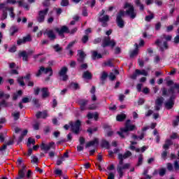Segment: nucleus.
<instances>
[{
    "label": "nucleus",
    "mask_w": 179,
    "mask_h": 179,
    "mask_svg": "<svg viewBox=\"0 0 179 179\" xmlns=\"http://www.w3.org/2000/svg\"><path fill=\"white\" fill-rule=\"evenodd\" d=\"M176 89L179 92L178 84H175L169 90H167L166 88L162 89L163 96H171L169 100L165 103V108L167 110H171V108L174 106V100H176V96H174V90H176Z\"/></svg>",
    "instance_id": "1"
},
{
    "label": "nucleus",
    "mask_w": 179,
    "mask_h": 179,
    "mask_svg": "<svg viewBox=\"0 0 179 179\" xmlns=\"http://www.w3.org/2000/svg\"><path fill=\"white\" fill-rule=\"evenodd\" d=\"M171 38H173L171 35L163 34L159 39H157L155 41V44L159 48L160 51H164V50H167L169 48L167 41H171Z\"/></svg>",
    "instance_id": "2"
},
{
    "label": "nucleus",
    "mask_w": 179,
    "mask_h": 179,
    "mask_svg": "<svg viewBox=\"0 0 179 179\" xmlns=\"http://www.w3.org/2000/svg\"><path fill=\"white\" fill-rule=\"evenodd\" d=\"M129 122H131V120H127L124 128L120 129V131L117 132V135H119L122 138H125V135L128 136V131L136 129V126L130 124Z\"/></svg>",
    "instance_id": "3"
},
{
    "label": "nucleus",
    "mask_w": 179,
    "mask_h": 179,
    "mask_svg": "<svg viewBox=\"0 0 179 179\" xmlns=\"http://www.w3.org/2000/svg\"><path fill=\"white\" fill-rule=\"evenodd\" d=\"M124 9H127L126 15L129 16L130 19H135V17H136V11H135V8L132 3H125Z\"/></svg>",
    "instance_id": "4"
},
{
    "label": "nucleus",
    "mask_w": 179,
    "mask_h": 179,
    "mask_svg": "<svg viewBox=\"0 0 179 179\" xmlns=\"http://www.w3.org/2000/svg\"><path fill=\"white\" fill-rule=\"evenodd\" d=\"M124 15H125V11L120 10L117 15L116 17V23L117 24V27H120V29H124L125 26V21L123 20L122 17H124Z\"/></svg>",
    "instance_id": "5"
},
{
    "label": "nucleus",
    "mask_w": 179,
    "mask_h": 179,
    "mask_svg": "<svg viewBox=\"0 0 179 179\" xmlns=\"http://www.w3.org/2000/svg\"><path fill=\"white\" fill-rule=\"evenodd\" d=\"M69 125L71 128L72 132L78 135V134H79L80 131V126L82 125V122H80L79 120H76V122H70Z\"/></svg>",
    "instance_id": "6"
},
{
    "label": "nucleus",
    "mask_w": 179,
    "mask_h": 179,
    "mask_svg": "<svg viewBox=\"0 0 179 179\" xmlns=\"http://www.w3.org/2000/svg\"><path fill=\"white\" fill-rule=\"evenodd\" d=\"M117 43H115V41L114 39L111 40V38L110 36H105L103 39V43H102V47L106 48V47H111L112 48L115 47V45Z\"/></svg>",
    "instance_id": "7"
},
{
    "label": "nucleus",
    "mask_w": 179,
    "mask_h": 179,
    "mask_svg": "<svg viewBox=\"0 0 179 179\" xmlns=\"http://www.w3.org/2000/svg\"><path fill=\"white\" fill-rule=\"evenodd\" d=\"M104 13H105L104 10H102L99 20V22H101L102 27H107L108 26V21L110 20V16H108V15H104Z\"/></svg>",
    "instance_id": "8"
},
{
    "label": "nucleus",
    "mask_w": 179,
    "mask_h": 179,
    "mask_svg": "<svg viewBox=\"0 0 179 179\" xmlns=\"http://www.w3.org/2000/svg\"><path fill=\"white\" fill-rule=\"evenodd\" d=\"M48 8H46L45 10H41L38 11V16L36 17V20L38 23H43L45 20V16L48 13Z\"/></svg>",
    "instance_id": "9"
},
{
    "label": "nucleus",
    "mask_w": 179,
    "mask_h": 179,
    "mask_svg": "<svg viewBox=\"0 0 179 179\" xmlns=\"http://www.w3.org/2000/svg\"><path fill=\"white\" fill-rule=\"evenodd\" d=\"M41 73H49V76H52V69L51 67L44 68V66H41L36 73V76L38 78V76H41Z\"/></svg>",
    "instance_id": "10"
},
{
    "label": "nucleus",
    "mask_w": 179,
    "mask_h": 179,
    "mask_svg": "<svg viewBox=\"0 0 179 179\" xmlns=\"http://www.w3.org/2000/svg\"><path fill=\"white\" fill-rule=\"evenodd\" d=\"M131 167V164H124L123 166H117V171L119 174V178H122L124 176V171L128 170Z\"/></svg>",
    "instance_id": "11"
},
{
    "label": "nucleus",
    "mask_w": 179,
    "mask_h": 179,
    "mask_svg": "<svg viewBox=\"0 0 179 179\" xmlns=\"http://www.w3.org/2000/svg\"><path fill=\"white\" fill-rule=\"evenodd\" d=\"M55 30L56 33H58L60 37H64V33H69V28L65 25L62 26L61 28L55 27Z\"/></svg>",
    "instance_id": "12"
},
{
    "label": "nucleus",
    "mask_w": 179,
    "mask_h": 179,
    "mask_svg": "<svg viewBox=\"0 0 179 179\" xmlns=\"http://www.w3.org/2000/svg\"><path fill=\"white\" fill-rule=\"evenodd\" d=\"M163 101H164V98L162 96L157 98L155 100V110H156V111H159L162 108V106H163Z\"/></svg>",
    "instance_id": "13"
},
{
    "label": "nucleus",
    "mask_w": 179,
    "mask_h": 179,
    "mask_svg": "<svg viewBox=\"0 0 179 179\" xmlns=\"http://www.w3.org/2000/svg\"><path fill=\"white\" fill-rule=\"evenodd\" d=\"M66 72H68V68L66 66L62 68L59 72V76H62V80L64 82L68 80V75H66Z\"/></svg>",
    "instance_id": "14"
},
{
    "label": "nucleus",
    "mask_w": 179,
    "mask_h": 179,
    "mask_svg": "<svg viewBox=\"0 0 179 179\" xmlns=\"http://www.w3.org/2000/svg\"><path fill=\"white\" fill-rule=\"evenodd\" d=\"M44 34H46L52 41H54V40L57 38V36L55 35V33H54V30L52 29L46 30Z\"/></svg>",
    "instance_id": "15"
},
{
    "label": "nucleus",
    "mask_w": 179,
    "mask_h": 179,
    "mask_svg": "<svg viewBox=\"0 0 179 179\" xmlns=\"http://www.w3.org/2000/svg\"><path fill=\"white\" fill-rule=\"evenodd\" d=\"M54 145H55V143H49L48 144L42 143L41 145V149L45 152H48V150H50V149H51Z\"/></svg>",
    "instance_id": "16"
},
{
    "label": "nucleus",
    "mask_w": 179,
    "mask_h": 179,
    "mask_svg": "<svg viewBox=\"0 0 179 179\" xmlns=\"http://www.w3.org/2000/svg\"><path fill=\"white\" fill-rule=\"evenodd\" d=\"M78 57L77 61L78 62H84L85 58H86V55L85 54V52L83 50H78Z\"/></svg>",
    "instance_id": "17"
},
{
    "label": "nucleus",
    "mask_w": 179,
    "mask_h": 179,
    "mask_svg": "<svg viewBox=\"0 0 179 179\" xmlns=\"http://www.w3.org/2000/svg\"><path fill=\"white\" fill-rule=\"evenodd\" d=\"M26 176V166H22V169H20L18 172V177L16 179H22L24 178Z\"/></svg>",
    "instance_id": "18"
},
{
    "label": "nucleus",
    "mask_w": 179,
    "mask_h": 179,
    "mask_svg": "<svg viewBox=\"0 0 179 179\" xmlns=\"http://www.w3.org/2000/svg\"><path fill=\"white\" fill-rule=\"evenodd\" d=\"M41 92L43 99H47V97H50V92H48V88L43 87L41 89Z\"/></svg>",
    "instance_id": "19"
},
{
    "label": "nucleus",
    "mask_w": 179,
    "mask_h": 179,
    "mask_svg": "<svg viewBox=\"0 0 179 179\" xmlns=\"http://www.w3.org/2000/svg\"><path fill=\"white\" fill-rule=\"evenodd\" d=\"M17 31H19V28H17V27H16V26H12L9 30L10 36H15V34H16V33H17Z\"/></svg>",
    "instance_id": "20"
},
{
    "label": "nucleus",
    "mask_w": 179,
    "mask_h": 179,
    "mask_svg": "<svg viewBox=\"0 0 179 179\" xmlns=\"http://www.w3.org/2000/svg\"><path fill=\"white\" fill-rule=\"evenodd\" d=\"M92 52V59H100V58H103V56L101 55V54L97 52V51L94 50Z\"/></svg>",
    "instance_id": "21"
},
{
    "label": "nucleus",
    "mask_w": 179,
    "mask_h": 179,
    "mask_svg": "<svg viewBox=\"0 0 179 179\" xmlns=\"http://www.w3.org/2000/svg\"><path fill=\"white\" fill-rule=\"evenodd\" d=\"M18 5L19 6H23V8H24V9H26L27 10H29V9H30V6H29V4L24 2V1L23 0L19 1Z\"/></svg>",
    "instance_id": "22"
},
{
    "label": "nucleus",
    "mask_w": 179,
    "mask_h": 179,
    "mask_svg": "<svg viewBox=\"0 0 179 179\" xmlns=\"http://www.w3.org/2000/svg\"><path fill=\"white\" fill-rule=\"evenodd\" d=\"M36 118H47L48 115H47V111H43V112H38L36 114Z\"/></svg>",
    "instance_id": "23"
},
{
    "label": "nucleus",
    "mask_w": 179,
    "mask_h": 179,
    "mask_svg": "<svg viewBox=\"0 0 179 179\" xmlns=\"http://www.w3.org/2000/svg\"><path fill=\"white\" fill-rule=\"evenodd\" d=\"M140 75H142V71L136 69L135 72L131 76V78L135 80Z\"/></svg>",
    "instance_id": "24"
},
{
    "label": "nucleus",
    "mask_w": 179,
    "mask_h": 179,
    "mask_svg": "<svg viewBox=\"0 0 179 179\" xmlns=\"http://www.w3.org/2000/svg\"><path fill=\"white\" fill-rule=\"evenodd\" d=\"M19 55H20V57H22L23 61H27V59L29 58V53H27V52H26L24 50L20 52Z\"/></svg>",
    "instance_id": "25"
},
{
    "label": "nucleus",
    "mask_w": 179,
    "mask_h": 179,
    "mask_svg": "<svg viewBox=\"0 0 179 179\" xmlns=\"http://www.w3.org/2000/svg\"><path fill=\"white\" fill-rule=\"evenodd\" d=\"M171 145H173V141H171V139H167L163 145V148L167 150L169 148H170V146H171Z\"/></svg>",
    "instance_id": "26"
},
{
    "label": "nucleus",
    "mask_w": 179,
    "mask_h": 179,
    "mask_svg": "<svg viewBox=\"0 0 179 179\" xmlns=\"http://www.w3.org/2000/svg\"><path fill=\"white\" fill-rule=\"evenodd\" d=\"M125 118H127V115H125L124 113L117 115L116 117L117 121H119L120 122H122V121H124V120H125Z\"/></svg>",
    "instance_id": "27"
},
{
    "label": "nucleus",
    "mask_w": 179,
    "mask_h": 179,
    "mask_svg": "<svg viewBox=\"0 0 179 179\" xmlns=\"http://www.w3.org/2000/svg\"><path fill=\"white\" fill-rule=\"evenodd\" d=\"M135 47H136L135 50L131 51L130 53V58H134V57L136 56V55L138 54V44L137 43L135 44Z\"/></svg>",
    "instance_id": "28"
},
{
    "label": "nucleus",
    "mask_w": 179,
    "mask_h": 179,
    "mask_svg": "<svg viewBox=\"0 0 179 179\" xmlns=\"http://www.w3.org/2000/svg\"><path fill=\"white\" fill-rule=\"evenodd\" d=\"M52 48L55 50V52H61V51L62 50V47H61L59 44L52 45Z\"/></svg>",
    "instance_id": "29"
},
{
    "label": "nucleus",
    "mask_w": 179,
    "mask_h": 179,
    "mask_svg": "<svg viewBox=\"0 0 179 179\" xmlns=\"http://www.w3.org/2000/svg\"><path fill=\"white\" fill-rule=\"evenodd\" d=\"M83 78H84V79H92V73L88 71H85L83 74Z\"/></svg>",
    "instance_id": "30"
},
{
    "label": "nucleus",
    "mask_w": 179,
    "mask_h": 179,
    "mask_svg": "<svg viewBox=\"0 0 179 179\" xmlns=\"http://www.w3.org/2000/svg\"><path fill=\"white\" fill-rule=\"evenodd\" d=\"M131 156H132V152H131V151H126L123 155L122 154V158L124 159H129Z\"/></svg>",
    "instance_id": "31"
},
{
    "label": "nucleus",
    "mask_w": 179,
    "mask_h": 179,
    "mask_svg": "<svg viewBox=\"0 0 179 179\" xmlns=\"http://www.w3.org/2000/svg\"><path fill=\"white\" fill-rule=\"evenodd\" d=\"M10 97V95L9 94H5L3 91H0V99H5L6 100H8Z\"/></svg>",
    "instance_id": "32"
},
{
    "label": "nucleus",
    "mask_w": 179,
    "mask_h": 179,
    "mask_svg": "<svg viewBox=\"0 0 179 179\" xmlns=\"http://www.w3.org/2000/svg\"><path fill=\"white\" fill-rule=\"evenodd\" d=\"M12 117H13L15 121H17L19 118H20V112H14L11 114Z\"/></svg>",
    "instance_id": "33"
},
{
    "label": "nucleus",
    "mask_w": 179,
    "mask_h": 179,
    "mask_svg": "<svg viewBox=\"0 0 179 179\" xmlns=\"http://www.w3.org/2000/svg\"><path fill=\"white\" fill-rule=\"evenodd\" d=\"M98 141L97 139H95L94 141H90L89 143H87L86 144L85 148H90V146H94V145H96V143H98Z\"/></svg>",
    "instance_id": "34"
},
{
    "label": "nucleus",
    "mask_w": 179,
    "mask_h": 179,
    "mask_svg": "<svg viewBox=\"0 0 179 179\" xmlns=\"http://www.w3.org/2000/svg\"><path fill=\"white\" fill-rule=\"evenodd\" d=\"M102 148H106V149H110V143L108 141L103 140L101 143Z\"/></svg>",
    "instance_id": "35"
},
{
    "label": "nucleus",
    "mask_w": 179,
    "mask_h": 179,
    "mask_svg": "<svg viewBox=\"0 0 179 179\" xmlns=\"http://www.w3.org/2000/svg\"><path fill=\"white\" fill-rule=\"evenodd\" d=\"M117 159L120 160L119 161V166H122L124 164V159L122 158V154L119 153L117 155Z\"/></svg>",
    "instance_id": "36"
},
{
    "label": "nucleus",
    "mask_w": 179,
    "mask_h": 179,
    "mask_svg": "<svg viewBox=\"0 0 179 179\" xmlns=\"http://www.w3.org/2000/svg\"><path fill=\"white\" fill-rule=\"evenodd\" d=\"M26 135H27V129H25L22 132L21 136L19 138L18 142H22V141H23V138H24Z\"/></svg>",
    "instance_id": "37"
},
{
    "label": "nucleus",
    "mask_w": 179,
    "mask_h": 179,
    "mask_svg": "<svg viewBox=\"0 0 179 179\" xmlns=\"http://www.w3.org/2000/svg\"><path fill=\"white\" fill-rule=\"evenodd\" d=\"M23 94V92L22 90H19L17 94H14L13 96V100H17L19 96H22Z\"/></svg>",
    "instance_id": "38"
},
{
    "label": "nucleus",
    "mask_w": 179,
    "mask_h": 179,
    "mask_svg": "<svg viewBox=\"0 0 179 179\" xmlns=\"http://www.w3.org/2000/svg\"><path fill=\"white\" fill-rule=\"evenodd\" d=\"M8 17V12H6V10H3V13L1 15V17L0 18V20H5Z\"/></svg>",
    "instance_id": "39"
},
{
    "label": "nucleus",
    "mask_w": 179,
    "mask_h": 179,
    "mask_svg": "<svg viewBox=\"0 0 179 179\" xmlns=\"http://www.w3.org/2000/svg\"><path fill=\"white\" fill-rule=\"evenodd\" d=\"M70 87L71 89H75V90L79 89V84L78 83H71L70 84Z\"/></svg>",
    "instance_id": "40"
},
{
    "label": "nucleus",
    "mask_w": 179,
    "mask_h": 179,
    "mask_svg": "<svg viewBox=\"0 0 179 179\" xmlns=\"http://www.w3.org/2000/svg\"><path fill=\"white\" fill-rule=\"evenodd\" d=\"M143 163V155H140L138 156V163H137V166H141V164Z\"/></svg>",
    "instance_id": "41"
},
{
    "label": "nucleus",
    "mask_w": 179,
    "mask_h": 179,
    "mask_svg": "<svg viewBox=\"0 0 179 179\" xmlns=\"http://www.w3.org/2000/svg\"><path fill=\"white\" fill-rule=\"evenodd\" d=\"M8 9H9V8L6 7V3H0V10H8Z\"/></svg>",
    "instance_id": "42"
},
{
    "label": "nucleus",
    "mask_w": 179,
    "mask_h": 179,
    "mask_svg": "<svg viewBox=\"0 0 179 179\" xmlns=\"http://www.w3.org/2000/svg\"><path fill=\"white\" fill-rule=\"evenodd\" d=\"M24 79V77H20L17 78V83L20 86H24V81L23 80Z\"/></svg>",
    "instance_id": "43"
},
{
    "label": "nucleus",
    "mask_w": 179,
    "mask_h": 179,
    "mask_svg": "<svg viewBox=\"0 0 179 179\" xmlns=\"http://www.w3.org/2000/svg\"><path fill=\"white\" fill-rule=\"evenodd\" d=\"M81 41L83 43V44H86L87 41H89V36L85 35L83 36Z\"/></svg>",
    "instance_id": "44"
},
{
    "label": "nucleus",
    "mask_w": 179,
    "mask_h": 179,
    "mask_svg": "<svg viewBox=\"0 0 179 179\" xmlns=\"http://www.w3.org/2000/svg\"><path fill=\"white\" fill-rule=\"evenodd\" d=\"M8 12H10V16L13 19H15V13H13V7L8 8Z\"/></svg>",
    "instance_id": "45"
},
{
    "label": "nucleus",
    "mask_w": 179,
    "mask_h": 179,
    "mask_svg": "<svg viewBox=\"0 0 179 179\" xmlns=\"http://www.w3.org/2000/svg\"><path fill=\"white\" fill-rule=\"evenodd\" d=\"M107 76H108V74H107V73H106L105 71H103L101 73V80H102V82H104V80L106 79H107Z\"/></svg>",
    "instance_id": "46"
},
{
    "label": "nucleus",
    "mask_w": 179,
    "mask_h": 179,
    "mask_svg": "<svg viewBox=\"0 0 179 179\" xmlns=\"http://www.w3.org/2000/svg\"><path fill=\"white\" fill-rule=\"evenodd\" d=\"M23 39L25 43H29V41H31V36L30 35H27L26 36H24Z\"/></svg>",
    "instance_id": "47"
},
{
    "label": "nucleus",
    "mask_w": 179,
    "mask_h": 179,
    "mask_svg": "<svg viewBox=\"0 0 179 179\" xmlns=\"http://www.w3.org/2000/svg\"><path fill=\"white\" fill-rule=\"evenodd\" d=\"M0 106H3V107H9V103L6 102L5 99H3L0 101Z\"/></svg>",
    "instance_id": "48"
},
{
    "label": "nucleus",
    "mask_w": 179,
    "mask_h": 179,
    "mask_svg": "<svg viewBox=\"0 0 179 179\" xmlns=\"http://www.w3.org/2000/svg\"><path fill=\"white\" fill-rule=\"evenodd\" d=\"M75 44H76V41H73L69 43V45H67V47L66 48V50H69L70 48H72V47H73V45H75Z\"/></svg>",
    "instance_id": "49"
},
{
    "label": "nucleus",
    "mask_w": 179,
    "mask_h": 179,
    "mask_svg": "<svg viewBox=\"0 0 179 179\" xmlns=\"http://www.w3.org/2000/svg\"><path fill=\"white\" fill-rule=\"evenodd\" d=\"M129 149L130 150H135V152H136L137 153H139V152H141V148H136L134 145H130Z\"/></svg>",
    "instance_id": "50"
},
{
    "label": "nucleus",
    "mask_w": 179,
    "mask_h": 179,
    "mask_svg": "<svg viewBox=\"0 0 179 179\" xmlns=\"http://www.w3.org/2000/svg\"><path fill=\"white\" fill-rule=\"evenodd\" d=\"M159 174L160 177H163L166 174V169L162 168V169H159Z\"/></svg>",
    "instance_id": "51"
},
{
    "label": "nucleus",
    "mask_w": 179,
    "mask_h": 179,
    "mask_svg": "<svg viewBox=\"0 0 179 179\" xmlns=\"http://www.w3.org/2000/svg\"><path fill=\"white\" fill-rule=\"evenodd\" d=\"M103 65H105V66H113V62L111 61V59H109L105 62L103 63Z\"/></svg>",
    "instance_id": "52"
},
{
    "label": "nucleus",
    "mask_w": 179,
    "mask_h": 179,
    "mask_svg": "<svg viewBox=\"0 0 179 179\" xmlns=\"http://www.w3.org/2000/svg\"><path fill=\"white\" fill-rule=\"evenodd\" d=\"M80 106H87V103H88V101L87 100H85V99H82V100H80L78 101Z\"/></svg>",
    "instance_id": "53"
},
{
    "label": "nucleus",
    "mask_w": 179,
    "mask_h": 179,
    "mask_svg": "<svg viewBox=\"0 0 179 179\" xmlns=\"http://www.w3.org/2000/svg\"><path fill=\"white\" fill-rule=\"evenodd\" d=\"M69 5V0H62L61 6H68Z\"/></svg>",
    "instance_id": "54"
},
{
    "label": "nucleus",
    "mask_w": 179,
    "mask_h": 179,
    "mask_svg": "<svg viewBox=\"0 0 179 179\" xmlns=\"http://www.w3.org/2000/svg\"><path fill=\"white\" fill-rule=\"evenodd\" d=\"M34 143H36V141L34 138H28L27 146H29L31 144L34 145Z\"/></svg>",
    "instance_id": "55"
},
{
    "label": "nucleus",
    "mask_w": 179,
    "mask_h": 179,
    "mask_svg": "<svg viewBox=\"0 0 179 179\" xmlns=\"http://www.w3.org/2000/svg\"><path fill=\"white\" fill-rule=\"evenodd\" d=\"M153 17H155V15H153V14H151L145 17V20L146 22H150L152 19H153Z\"/></svg>",
    "instance_id": "56"
},
{
    "label": "nucleus",
    "mask_w": 179,
    "mask_h": 179,
    "mask_svg": "<svg viewBox=\"0 0 179 179\" xmlns=\"http://www.w3.org/2000/svg\"><path fill=\"white\" fill-rule=\"evenodd\" d=\"M31 99H29L28 97H24L22 99V103H30Z\"/></svg>",
    "instance_id": "57"
},
{
    "label": "nucleus",
    "mask_w": 179,
    "mask_h": 179,
    "mask_svg": "<svg viewBox=\"0 0 179 179\" xmlns=\"http://www.w3.org/2000/svg\"><path fill=\"white\" fill-rule=\"evenodd\" d=\"M178 163H179L178 160H176L174 162L173 165H174L175 170H179V164H178Z\"/></svg>",
    "instance_id": "58"
},
{
    "label": "nucleus",
    "mask_w": 179,
    "mask_h": 179,
    "mask_svg": "<svg viewBox=\"0 0 179 179\" xmlns=\"http://www.w3.org/2000/svg\"><path fill=\"white\" fill-rule=\"evenodd\" d=\"M108 78L110 80H115L116 77H115V75L113 74V73H110Z\"/></svg>",
    "instance_id": "59"
},
{
    "label": "nucleus",
    "mask_w": 179,
    "mask_h": 179,
    "mask_svg": "<svg viewBox=\"0 0 179 179\" xmlns=\"http://www.w3.org/2000/svg\"><path fill=\"white\" fill-rule=\"evenodd\" d=\"M168 152L166 150L162 152V157L164 159V160H166V157H167Z\"/></svg>",
    "instance_id": "60"
},
{
    "label": "nucleus",
    "mask_w": 179,
    "mask_h": 179,
    "mask_svg": "<svg viewBox=\"0 0 179 179\" xmlns=\"http://www.w3.org/2000/svg\"><path fill=\"white\" fill-rule=\"evenodd\" d=\"M166 166H167V169H168L169 171H173V164L168 163L166 164Z\"/></svg>",
    "instance_id": "61"
},
{
    "label": "nucleus",
    "mask_w": 179,
    "mask_h": 179,
    "mask_svg": "<svg viewBox=\"0 0 179 179\" xmlns=\"http://www.w3.org/2000/svg\"><path fill=\"white\" fill-rule=\"evenodd\" d=\"M178 122H179V116H177L176 120H174L173 122V127H177V125H178Z\"/></svg>",
    "instance_id": "62"
},
{
    "label": "nucleus",
    "mask_w": 179,
    "mask_h": 179,
    "mask_svg": "<svg viewBox=\"0 0 179 179\" xmlns=\"http://www.w3.org/2000/svg\"><path fill=\"white\" fill-rule=\"evenodd\" d=\"M9 52H16V46H13L9 48L8 50Z\"/></svg>",
    "instance_id": "63"
},
{
    "label": "nucleus",
    "mask_w": 179,
    "mask_h": 179,
    "mask_svg": "<svg viewBox=\"0 0 179 179\" xmlns=\"http://www.w3.org/2000/svg\"><path fill=\"white\" fill-rule=\"evenodd\" d=\"M115 175L113 173H110L109 175L108 176V179H115Z\"/></svg>",
    "instance_id": "64"
}]
</instances>
